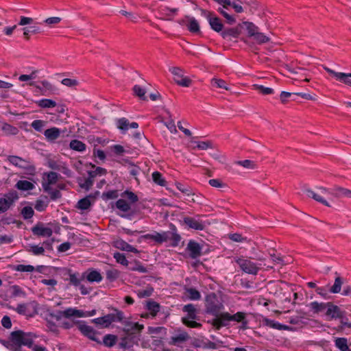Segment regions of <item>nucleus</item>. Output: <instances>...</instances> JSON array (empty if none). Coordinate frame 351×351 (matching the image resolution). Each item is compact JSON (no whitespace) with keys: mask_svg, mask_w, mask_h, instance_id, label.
I'll return each mask as SVG.
<instances>
[{"mask_svg":"<svg viewBox=\"0 0 351 351\" xmlns=\"http://www.w3.org/2000/svg\"><path fill=\"white\" fill-rule=\"evenodd\" d=\"M36 335L33 332H26L22 330L12 331L9 341L3 344L13 351H22V346L32 348Z\"/></svg>","mask_w":351,"mask_h":351,"instance_id":"f257e3e1","label":"nucleus"},{"mask_svg":"<svg viewBox=\"0 0 351 351\" xmlns=\"http://www.w3.org/2000/svg\"><path fill=\"white\" fill-rule=\"evenodd\" d=\"M256 259L261 263L265 261L264 257H257ZM234 261L242 271L248 274L256 275L260 270L268 271L274 269V266L267 265L265 263L258 264L244 256L235 257Z\"/></svg>","mask_w":351,"mask_h":351,"instance_id":"f03ea898","label":"nucleus"},{"mask_svg":"<svg viewBox=\"0 0 351 351\" xmlns=\"http://www.w3.org/2000/svg\"><path fill=\"white\" fill-rule=\"evenodd\" d=\"M245 29L247 32V38H242L241 40L246 44L250 43L249 39H252L253 43L263 45L270 41V38L259 31V28L250 21L243 22Z\"/></svg>","mask_w":351,"mask_h":351,"instance_id":"7ed1b4c3","label":"nucleus"},{"mask_svg":"<svg viewBox=\"0 0 351 351\" xmlns=\"http://www.w3.org/2000/svg\"><path fill=\"white\" fill-rule=\"evenodd\" d=\"M169 72L173 75L175 83L182 87H189L192 84V80L185 75V71L180 66H171L169 69Z\"/></svg>","mask_w":351,"mask_h":351,"instance_id":"20e7f679","label":"nucleus"},{"mask_svg":"<svg viewBox=\"0 0 351 351\" xmlns=\"http://www.w3.org/2000/svg\"><path fill=\"white\" fill-rule=\"evenodd\" d=\"M223 309V304L217 298L214 293L207 295L206 299V312L215 316H217Z\"/></svg>","mask_w":351,"mask_h":351,"instance_id":"39448f33","label":"nucleus"},{"mask_svg":"<svg viewBox=\"0 0 351 351\" xmlns=\"http://www.w3.org/2000/svg\"><path fill=\"white\" fill-rule=\"evenodd\" d=\"M202 14L208 19L209 25L213 30L217 33H221L223 30V24L221 20L213 12L208 10H202Z\"/></svg>","mask_w":351,"mask_h":351,"instance_id":"423d86ee","label":"nucleus"},{"mask_svg":"<svg viewBox=\"0 0 351 351\" xmlns=\"http://www.w3.org/2000/svg\"><path fill=\"white\" fill-rule=\"evenodd\" d=\"M245 29L243 22L239 23L234 27L225 28L221 33V37L228 41L237 39L239 37L241 33V29Z\"/></svg>","mask_w":351,"mask_h":351,"instance_id":"0eeeda50","label":"nucleus"},{"mask_svg":"<svg viewBox=\"0 0 351 351\" xmlns=\"http://www.w3.org/2000/svg\"><path fill=\"white\" fill-rule=\"evenodd\" d=\"M121 317L118 315L108 314L104 317L95 318L92 320V322L96 325L100 326L102 328L109 326L112 322L117 320H121Z\"/></svg>","mask_w":351,"mask_h":351,"instance_id":"6e6552de","label":"nucleus"},{"mask_svg":"<svg viewBox=\"0 0 351 351\" xmlns=\"http://www.w3.org/2000/svg\"><path fill=\"white\" fill-rule=\"evenodd\" d=\"M223 319L224 320H227L228 323L230 321L241 323L243 328H245L247 324L246 313L243 312H237L234 315H230L228 313H223Z\"/></svg>","mask_w":351,"mask_h":351,"instance_id":"1a4fd4ad","label":"nucleus"},{"mask_svg":"<svg viewBox=\"0 0 351 351\" xmlns=\"http://www.w3.org/2000/svg\"><path fill=\"white\" fill-rule=\"evenodd\" d=\"M58 178V173L53 171L44 173L43 187L45 191L49 192L51 190V186L57 182Z\"/></svg>","mask_w":351,"mask_h":351,"instance_id":"9d476101","label":"nucleus"},{"mask_svg":"<svg viewBox=\"0 0 351 351\" xmlns=\"http://www.w3.org/2000/svg\"><path fill=\"white\" fill-rule=\"evenodd\" d=\"M326 311V315L330 319H343V313L340 308L332 302H328Z\"/></svg>","mask_w":351,"mask_h":351,"instance_id":"9b49d317","label":"nucleus"},{"mask_svg":"<svg viewBox=\"0 0 351 351\" xmlns=\"http://www.w3.org/2000/svg\"><path fill=\"white\" fill-rule=\"evenodd\" d=\"M33 234L38 237H49L53 234V230L49 227L45 226L43 223H38L32 228Z\"/></svg>","mask_w":351,"mask_h":351,"instance_id":"f8f14e48","label":"nucleus"},{"mask_svg":"<svg viewBox=\"0 0 351 351\" xmlns=\"http://www.w3.org/2000/svg\"><path fill=\"white\" fill-rule=\"evenodd\" d=\"M269 293L276 295L278 291H288L289 293H291L292 290L289 289V285L285 282L280 281L278 282H269Z\"/></svg>","mask_w":351,"mask_h":351,"instance_id":"ddd939ff","label":"nucleus"},{"mask_svg":"<svg viewBox=\"0 0 351 351\" xmlns=\"http://www.w3.org/2000/svg\"><path fill=\"white\" fill-rule=\"evenodd\" d=\"M190 336L186 332L182 331L179 334L171 337L169 344L176 346H180L182 343L187 341Z\"/></svg>","mask_w":351,"mask_h":351,"instance_id":"4468645a","label":"nucleus"},{"mask_svg":"<svg viewBox=\"0 0 351 351\" xmlns=\"http://www.w3.org/2000/svg\"><path fill=\"white\" fill-rule=\"evenodd\" d=\"M79 330L86 337H88L89 339L98 341V339L97 338V333L94 330V329L86 324H79L77 326Z\"/></svg>","mask_w":351,"mask_h":351,"instance_id":"2eb2a0df","label":"nucleus"},{"mask_svg":"<svg viewBox=\"0 0 351 351\" xmlns=\"http://www.w3.org/2000/svg\"><path fill=\"white\" fill-rule=\"evenodd\" d=\"M168 234L167 232H154V234H147L143 236L146 239L154 241L158 244H161L168 241Z\"/></svg>","mask_w":351,"mask_h":351,"instance_id":"dca6fc26","label":"nucleus"},{"mask_svg":"<svg viewBox=\"0 0 351 351\" xmlns=\"http://www.w3.org/2000/svg\"><path fill=\"white\" fill-rule=\"evenodd\" d=\"M117 128L122 131L123 133H125L129 128H137L138 124L136 122L130 123L129 121L125 118H121L117 121Z\"/></svg>","mask_w":351,"mask_h":351,"instance_id":"f3484780","label":"nucleus"},{"mask_svg":"<svg viewBox=\"0 0 351 351\" xmlns=\"http://www.w3.org/2000/svg\"><path fill=\"white\" fill-rule=\"evenodd\" d=\"M114 246L123 251L132 252L134 253H138V250L131 245L128 244L127 242L122 239H117L114 241Z\"/></svg>","mask_w":351,"mask_h":351,"instance_id":"a211bd4d","label":"nucleus"},{"mask_svg":"<svg viewBox=\"0 0 351 351\" xmlns=\"http://www.w3.org/2000/svg\"><path fill=\"white\" fill-rule=\"evenodd\" d=\"M187 250L192 258H196L201 255V247L195 241H190L187 245Z\"/></svg>","mask_w":351,"mask_h":351,"instance_id":"6ab92c4d","label":"nucleus"},{"mask_svg":"<svg viewBox=\"0 0 351 351\" xmlns=\"http://www.w3.org/2000/svg\"><path fill=\"white\" fill-rule=\"evenodd\" d=\"M184 222L189 228L195 230H202L205 228V225L202 221L192 217H185L184 219Z\"/></svg>","mask_w":351,"mask_h":351,"instance_id":"aec40b11","label":"nucleus"},{"mask_svg":"<svg viewBox=\"0 0 351 351\" xmlns=\"http://www.w3.org/2000/svg\"><path fill=\"white\" fill-rule=\"evenodd\" d=\"M7 160L13 165L21 168H27L29 166L28 161L19 156H9Z\"/></svg>","mask_w":351,"mask_h":351,"instance_id":"412c9836","label":"nucleus"},{"mask_svg":"<svg viewBox=\"0 0 351 351\" xmlns=\"http://www.w3.org/2000/svg\"><path fill=\"white\" fill-rule=\"evenodd\" d=\"M16 198L10 195H5L3 197L0 199V213L6 211L13 203L14 199Z\"/></svg>","mask_w":351,"mask_h":351,"instance_id":"4be33fe9","label":"nucleus"},{"mask_svg":"<svg viewBox=\"0 0 351 351\" xmlns=\"http://www.w3.org/2000/svg\"><path fill=\"white\" fill-rule=\"evenodd\" d=\"M60 314L66 318H70L71 317H84L83 311L73 308H69L63 311H60Z\"/></svg>","mask_w":351,"mask_h":351,"instance_id":"5701e85b","label":"nucleus"},{"mask_svg":"<svg viewBox=\"0 0 351 351\" xmlns=\"http://www.w3.org/2000/svg\"><path fill=\"white\" fill-rule=\"evenodd\" d=\"M263 323L270 327V328H274V329H277V330H291V328L289 326H287V325H283V324H281L278 322H276L274 320H271L269 319H267V318H265L263 319Z\"/></svg>","mask_w":351,"mask_h":351,"instance_id":"b1692460","label":"nucleus"},{"mask_svg":"<svg viewBox=\"0 0 351 351\" xmlns=\"http://www.w3.org/2000/svg\"><path fill=\"white\" fill-rule=\"evenodd\" d=\"M334 196L336 197H346L351 199V190L341 186H335L333 189Z\"/></svg>","mask_w":351,"mask_h":351,"instance_id":"393cba45","label":"nucleus"},{"mask_svg":"<svg viewBox=\"0 0 351 351\" xmlns=\"http://www.w3.org/2000/svg\"><path fill=\"white\" fill-rule=\"evenodd\" d=\"M44 135L49 141H53L60 136V130L56 127L51 128L45 131Z\"/></svg>","mask_w":351,"mask_h":351,"instance_id":"a878e982","label":"nucleus"},{"mask_svg":"<svg viewBox=\"0 0 351 351\" xmlns=\"http://www.w3.org/2000/svg\"><path fill=\"white\" fill-rule=\"evenodd\" d=\"M328 304V302H312L308 304V306L313 313L317 314L326 310Z\"/></svg>","mask_w":351,"mask_h":351,"instance_id":"bb28decb","label":"nucleus"},{"mask_svg":"<svg viewBox=\"0 0 351 351\" xmlns=\"http://www.w3.org/2000/svg\"><path fill=\"white\" fill-rule=\"evenodd\" d=\"M306 194L308 197L313 198L315 201L320 202L328 207H330V204L322 196L321 193H316L311 189H307Z\"/></svg>","mask_w":351,"mask_h":351,"instance_id":"cd10ccee","label":"nucleus"},{"mask_svg":"<svg viewBox=\"0 0 351 351\" xmlns=\"http://www.w3.org/2000/svg\"><path fill=\"white\" fill-rule=\"evenodd\" d=\"M344 283V280L341 276H338L335 278L334 284L329 289L331 293H339L341 290L342 285Z\"/></svg>","mask_w":351,"mask_h":351,"instance_id":"c85d7f7f","label":"nucleus"},{"mask_svg":"<svg viewBox=\"0 0 351 351\" xmlns=\"http://www.w3.org/2000/svg\"><path fill=\"white\" fill-rule=\"evenodd\" d=\"M324 69L330 75L342 83L345 81V77L348 76L347 73L335 71L327 66H324Z\"/></svg>","mask_w":351,"mask_h":351,"instance_id":"c756f323","label":"nucleus"},{"mask_svg":"<svg viewBox=\"0 0 351 351\" xmlns=\"http://www.w3.org/2000/svg\"><path fill=\"white\" fill-rule=\"evenodd\" d=\"M144 326L137 322H130L125 325V330L129 333L139 332L143 329Z\"/></svg>","mask_w":351,"mask_h":351,"instance_id":"7c9ffc66","label":"nucleus"},{"mask_svg":"<svg viewBox=\"0 0 351 351\" xmlns=\"http://www.w3.org/2000/svg\"><path fill=\"white\" fill-rule=\"evenodd\" d=\"M146 308L149 312L150 315L154 317L159 312L160 306V304L154 301H148L146 304Z\"/></svg>","mask_w":351,"mask_h":351,"instance_id":"2f4dec72","label":"nucleus"},{"mask_svg":"<svg viewBox=\"0 0 351 351\" xmlns=\"http://www.w3.org/2000/svg\"><path fill=\"white\" fill-rule=\"evenodd\" d=\"M94 201V197L91 195L87 196L77 202V208L80 210L88 209Z\"/></svg>","mask_w":351,"mask_h":351,"instance_id":"473e14b6","label":"nucleus"},{"mask_svg":"<svg viewBox=\"0 0 351 351\" xmlns=\"http://www.w3.org/2000/svg\"><path fill=\"white\" fill-rule=\"evenodd\" d=\"M211 85L217 88L224 89L226 90H230V87L228 83L220 78H213L210 81Z\"/></svg>","mask_w":351,"mask_h":351,"instance_id":"72a5a7b5","label":"nucleus"},{"mask_svg":"<svg viewBox=\"0 0 351 351\" xmlns=\"http://www.w3.org/2000/svg\"><path fill=\"white\" fill-rule=\"evenodd\" d=\"M335 346L341 351H351L348 346V340L343 337H338L335 340Z\"/></svg>","mask_w":351,"mask_h":351,"instance_id":"f704fd0d","label":"nucleus"},{"mask_svg":"<svg viewBox=\"0 0 351 351\" xmlns=\"http://www.w3.org/2000/svg\"><path fill=\"white\" fill-rule=\"evenodd\" d=\"M116 207L122 212L128 213L131 209V204L125 199H119L116 202Z\"/></svg>","mask_w":351,"mask_h":351,"instance_id":"c9c22d12","label":"nucleus"},{"mask_svg":"<svg viewBox=\"0 0 351 351\" xmlns=\"http://www.w3.org/2000/svg\"><path fill=\"white\" fill-rule=\"evenodd\" d=\"M187 29L193 33H197L199 32V25L197 21L194 18L189 19L186 23Z\"/></svg>","mask_w":351,"mask_h":351,"instance_id":"e433bc0d","label":"nucleus"},{"mask_svg":"<svg viewBox=\"0 0 351 351\" xmlns=\"http://www.w3.org/2000/svg\"><path fill=\"white\" fill-rule=\"evenodd\" d=\"M212 324L217 330L228 324L227 320H224L223 319V313L219 314L217 317L213 320Z\"/></svg>","mask_w":351,"mask_h":351,"instance_id":"4c0bfd02","label":"nucleus"},{"mask_svg":"<svg viewBox=\"0 0 351 351\" xmlns=\"http://www.w3.org/2000/svg\"><path fill=\"white\" fill-rule=\"evenodd\" d=\"M38 73V70H33L29 75H21L19 77V80L20 82H25L28 84V83H30L31 82H34V80L36 77Z\"/></svg>","mask_w":351,"mask_h":351,"instance_id":"58836bf2","label":"nucleus"},{"mask_svg":"<svg viewBox=\"0 0 351 351\" xmlns=\"http://www.w3.org/2000/svg\"><path fill=\"white\" fill-rule=\"evenodd\" d=\"M1 130L6 135H16L19 132L17 128L6 123H3Z\"/></svg>","mask_w":351,"mask_h":351,"instance_id":"ea45409f","label":"nucleus"},{"mask_svg":"<svg viewBox=\"0 0 351 351\" xmlns=\"http://www.w3.org/2000/svg\"><path fill=\"white\" fill-rule=\"evenodd\" d=\"M38 106L42 108H50L56 106L57 104L55 101L49 99H42L36 101Z\"/></svg>","mask_w":351,"mask_h":351,"instance_id":"a19ab883","label":"nucleus"},{"mask_svg":"<svg viewBox=\"0 0 351 351\" xmlns=\"http://www.w3.org/2000/svg\"><path fill=\"white\" fill-rule=\"evenodd\" d=\"M86 279L90 282H99L102 280V276L96 270H91L86 276Z\"/></svg>","mask_w":351,"mask_h":351,"instance_id":"79ce46f5","label":"nucleus"},{"mask_svg":"<svg viewBox=\"0 0 351 351\" xmlns=\"http://www.w3.org/2000/svg\"><path fill=\"white\" fill-rule=\"evenodd\" d=\"M186 296L192 300H197L201 298L200 293L193 288H188L185 290Z\"/></svg>","mask_w":351,"mask_h":351,"instance_id":"37998d69","label":"nucleus"},{"mask_svg":"<svg viewBox=\"0 0 351 351\" xmlns=\"http://www.w3.org/2000/svg\"><path fill=\"white\" fill-rule=\"evenodd\" d=\"M195 146L193 149L197 148L201 150H206L208 149L213 148V143L210 141H195Z\"/></svg>","mask_w":351,"mask_h":351,"instance_id":"c03bdc74","label":"nucleus"},{"mask_svg":"<svg viewBox=\"0 0 351 351\" xmlns=\"http://www.w3.org/2000/svg\"><path fill=\"white\" fill-rule=\"evenodd\" d=\"M183 311L187 313V315L185 317L191 318V319H195L197 318L196 309L193 304H189L185 305L183 307Z\"/></svg>","mask_w":351,"mask_h":351,"instance_id":"a18cd8bd","label":"nucleus"},{"mask_svg":"<svg viewBox=\"0 0 351 351\" xmlns=\"http://www.w3.org/2000/svg\"><path fill=\"white\" fill-rule=\"evenodd\" d=\"M254 90H258L261 94L263 95H271L274 93V90L271 88L265 87L262 85L254 84L252 85Z\"/></svg>","mask_w":351,"mask_h":351,"instance_id":"49530a36","label":"nucleus"},{"mask_svg":"<svg viewBox=\"0 0 351 351\" xmlns=\"http://www.w3.org/2000/svg\"><path fill=\"white\" fill-rule=\"evenodd\" d=\"M70 148L77 152H83L86 149V145L78 140H73L70 142Z\"/></svg>","mask_w":351,"mask_h":351,"instance_id":"de8ad7c7","label":"nucleus"},{"mask_svg":"<svg viewBox=\"0 0 351 351\" xmlns=\"http://www.w3.org/2000/svg\"><path fill=\"white\" fill-rule=\"evenodd\" d=\"M16 186L18 189L22 190V191H28L33 189L34 187V185L27 181V180H19L16 184Z\"/></svg>","mask_w":351,"mask_h":351,"instance_id":"09e8293b","label":"nucleus"},{"mask_svg":"<svg viewBox=\"0 0 351 351\" xmlns=\"http://www.w3.org/2000/svg\"><path fill=\"white\" fill-rule=\"evenodd\" d=\"M235 164L248 169H254L257 167L256 162L251 160H238Z\"/></svg>","mask_w":351,"mask_h":351,"instance_id":"8fccbe9b","label":"nucleus"},{"mask_svg":"<svg viewBox=\"0 0 351 351\" xmlns=\"http://www.w3.org/2000/svg\"><path fill=\"white\" fill-rule=\"evenodd\" d=\"M122 199H125L129 203L134 204L138 202V196L133 192L126 191L121 194Z\"/></svg>","mask_w":351,"mask_h":351,"instance_id":"3c124183","label":"nucleus"},{"mask_svg":"<svg viewBox=\"0 0 351 351\" xmlns=\"http://www.w3.org/2000/svg\"><path fill=\"white\" fill-rule=\"evenodd\" d=\"M136 343L133 337H126L121 340L120 343L121 347L124 350L133 348V346Z\"/></svg>","mask_w":351,"mask_h":351,"instance_id":"603ef678","label":"nucleus"},{"mask_svg":"<svg viewBox=\"0 0 351 351\" xmlns=\"http://www.w3.org/2000/svg\"><path fill=\"white\" fill-rule=\"evenodd\" d=\"M152 180L153 181L162 186H164L166 185V180L162 178V174L158 171H154L152 175Z\"/></svg>","mask_w":351,"mask_h":351,"instance_id":"864d4df0","label":"nucleus"},{"mask_svg":"<svg viewBox=\"0 0 351 351\" xmlns=\"http://www.w3.org/2000/svg\"><path fill=\"white\" fill-rule=\"evenodd\" d=\"M168 234V241H171V245L177 246L181 239V237L179 234L176 232L167 231Z\"/></svg>","mask_w":351,"mask_h":351,"instance_id":"5fc2aeb1","label":"nucleus"},{"mask_svg":"<svg viewBox=\"0 0 351 351\" xmlns=\"http://www.w3.org/2000/svg\"><path fill=\"white\" fill-rule=\"evenodd\" d=\"M182 323L189 328H200L202 327V324L200 323H198L194 319H191V318L189 317H182Z\"/></svg>","mask_w":351,"mask_h":351,"instance_id":"6e6d98bb","label":"nucleus"},{"mask_svg":"<svg viewBox=\"0 0 351 351\" xmlns=\"http://www.w3.org/2000/svg\"><path fill=\"white\" fill-rule=\"evenodd\" d=\"M210 186L214 188L221 189L227 187V184L224 183L221 179H210L208 180Z\"/></svg>","mask_w":351,"mask_h":351,"instance_id":"4d7b16f0","label":"nucleus"},{"mask_svg":"<svg viewBox=\"0 0 351 351\" xmlns=\"http://www.w3.org/2000/svg\"><path fill=\"white\" fill-rule=\"evenodd\" d=\"M14 270L21 272H32L35 270L34 267L30 265H17L14 266Z\"/></svg>","mask_w":351,"mask_h":351,"instance_id":"13d9d810","label":"nucleus"},{"mask_svg":"<svg viewBox=\"0 0 351 351\" xmlns=\"http://www.w3.org/2000/svg\"><path fill=\"white\" fill-rule=\"evenodd\" d=\"M116 336L113 335H107L104 337L103 341L104 345L108 347L113 346L116 343Z\"/></svg>","mask_w":351,"mask_h":351,"instance_id":"bf43d9fd","label":"nucleus"},{"mask_svg":"<svg viewBox=\"0 0 351 351\" xmlns=\"http://www.w3.org/2000/svg\"><path fill=\"white\" fill-rule=\"evenodd\" d=\"M229 239L232 241L237 243H243L249 241L247 237H243L241 234L238 233H234L229 234Z\"/></svg>","mask_w":351,"mask_h":351,"instance_id":"052dcab7","label":"nucleus"},{"mask_svg":"<svg viewBox=\"0 0 351 351\" xmlns=\"http://www.w3.org/2000/svg\"><path fill=\"white\" fill-rule=\"evenodd\" d=\"M46 122L43 120H35L34 121L31 126L36 131L41 132L43 130V128L45 126Z\"/></svg>","mask_w":351,"mask_h":351,"instance_id":"680f3d73","label":"nucleus"},{"mask_svg":"<svg viewBox=\"0 0 351 351\" xmlns=\"http://www.w3.org/2000/svg\"><path fill=\"white\" fill-rule=\"evenodd\" d=\"M133 90H134L135 95L138 97L140 99H143V100L146 99V98L145 97V90L144 88H143L142 87H141L138 85H136L133 88Z\"/></svg>","mask_w":351,"mask_h":351,"instance_id":"e2e57ef3","label":"nucleus"},{"mask_svg":"<svg viewBox=\"0 0 351 351\" xmlns=\"http://www.w3.org/2000/svg\"><path fill=\"white\" fill-rule=\"evenodd\" d=\"M114 258H115L116 261L123 265L127 266L128 265V261L126 259L124 254H121L119 252H116L114 254Z\"/></svg>","mask_w":351,"mask_h":351,"instance_id":"0e129e2a","label":"nucleus"},{"mask_svg":"<svg viewBox=\"0 0 351 351\" xmlns=\"http://www.w3.org/2000/svg\"><path fill=\"white\" fill-rule=\"evenodd\" d=\"M269 254L271 258L272 262L274 265L276 264H280L282 265H286L285 263L283 258L280 256H276L275 253H271V252H269Z\"/></svg>","mask_w":351,"mask_h":351,"instance_id":"69168bd1","label":"nucleus"},{"mask_svg":"<svg viewBox=\"0 0 351 351\" xmlns=\"http://www.w3.org/2000/svg\"><path fill=\"white\" fill-rule=\"evenodd\" d=\"M40 84L43 86V90L45 93H52L54 90L53 86L47 80H43L40 82Z\"/></svg>","mask_w":351,"mask_h":351,"instance_id":"338daca9","label":"nucleus"},{"mask_svg":"<svg viewBox=\"0 0 351 351\" xmlns=\"http://www.w3.org/2000/svg\"><path fill=\"white\" fill-rule=\"evenodd\" d=\"M61 83L68 87L76 86L78 84L77 80L71 78H64L61 81Z\"/></svg>","mask_w":351,"mask_h":351,"instance_id":"774afa93","label":"nucleus"}]
</instances>
